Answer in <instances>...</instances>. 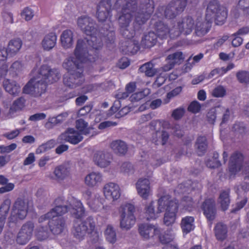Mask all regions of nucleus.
<instances>
[{
    "label": "nucleus",
    "mask_w": 249,
    "mask_h": 249,
    "mask_svg": "<svg viewBox=\"0 0 249 249\" xmlns=\"http://www.w3.org/2000/svg\"><path fill=\"white\" fill-rule=\"evenodd\" d=\"M112 3L109 1L101 0L97 6L96 17L100 22H107L98 31L95 21L88 16H84L77 19V25L88 36L83 40L86 46L91 48V52L98 53L102 49L104 41L107 44H113L115 40L114 28L110 18L112 17Z\"/></svg>",
    "instance_id": "1"
},
{
    "label": "nucleus",
    "mask_w": 249,
    "mask_h": 249,
    "mask_svg": "<svg viewBox=\"0 0 249 249\" xmlns=\"http://www.w3.org/2000/svg\"><path fill=\"white\" fill-rule=\"evenodd\" d=\"M115 8L121 9L118 18L120 32L125 40L135 39V32L150 18L154 10L153 0H117Z\"/></svg>",
    "instance_id": "2"
},
{
    "label": "nucleus",
    "mask_w": 249,
    "mask_h": 249,
    "mask_svg": "<svg viewBox=\"0 0 249 249\" xmlns=\"http://www.w3.org/2000/svg\"><path fill=\"white\" fill-rule=\"evenodd\" d=\"M91 49L86 46L83 40H77L74 51V56L68 57L63 63V67L67 71L63 76V81L65 86L74 89L84 83V64L95 62L99 57L100 53L91 52Z\"/></svg>",
    "instance_id": "3"
},
{
    "label": "nucleus",
    "mask_w": 249,
    "mask_h": 249,
    "mask_svg": "<svg viewBox=\"0 0 249 249\" xmlns=\"http://www.w3.org/2000/svg\"><path fill=\"white\" fill-rule=\"evenodd\" d=\"M228 16V9L221 5L217 0L209 1L206 10L205 20L198 21L195 28V33L198 36H203L210 31L212 23L214 20L218 25H223L226 21Z\"/></svg>",
    "instance_id": "4"
},
{
    "label": "nucleus",
    "mask_w": 249,
    "mask_h": 249,
    "mask_svg": "<svg viewBox=\"0 0 249 249\" xmlns=\"http://www.w3.org/2000/svg\"><path fill=\"white\" fill-rule=\"evenodd\" d=\"M71 206L72 207V216L76 219L74 221L72 232L74 236L79 240L83 239L86 233L92 234L97 232L95 231V223L92 216H89L87 219L81 222V219L85 216V210L80 200L73 199Z\"/></svg>",
    "instance_id": "5"
},
{
    "label": "nucleus",
    "mask_w": 249,
    "mask_h": 249,
    "mask_svg": "<svg viewBox=\"0 0 249 249\" xmlns=\"http://www.w3.org/2000/svg\"><path fill=\"white\" fill-rule=\"evenodd\" d=\"M64 201L63 197H58L56 198L54 201L55 205L54 208L39 218L40 222L47 219L49 220V228L51 232L54 235L61 233L66 228V221L61 216L67 213L70 210V208L63 205Z\"/></svg>",
    "instance_id": "6"
},
{
    "label": "nucleus",
    "mask_w": 249,
    "mask_h": 249,
    "mask_svg": "<svg viewBox=\"0 0 249 249\" xmlns=\"http://www.w3.org/2000/svg\"><path fill=\"white\" fill-rule=\"evenodd\" d=\"M178 210V201L172 199L169 196H164L158 200V213L165 211L163 221L167 226L172 225L176 221Z\"/></svg>",
    "instance_id": "7"
},
{
    "label": "nucleus",
    "mask_w": 249,
    "mask_h": 249,
    "mask_svg": "<svg viewBox=\"0 0 249 249\" xmlns=\"http://www.w3.org/2000/svg\"><path fill=\"white\" fill-rule=\"evenodd\" d=\"M154 29L156 32H149L144 35L142 40V45L144 48H151L156 45L157 38L166 39L169 36V28L162 21L159 20L154 24Z\"/></svg>",
    "instance_id": "8"
},
{
    "label": "nucleus",
    "mask_w": 249,
    "mask_h": 249,
    "mask_svg": "<svg viewBox=\"0 0 249 249\" xmlns=\"http://www.w3.org/2000/svg\"><path fill=\"white\" fill-rule=\"evenodd\" d=\"M187 0H173L164 8L163 6L159 7L154 14L151 21L154 18L157 17L159 20L162 19L163 17L166 18L173 19L178 14L182 12L187 4Z\"/></svg>",
    "instance_id": "9"
},
{
    "label": "nucleus",
    "mask_w": 249,
    "mask_h": 249,
    "mask_svg": "<svg viewBox=\"0 0 249 249\" xmlns=\"http://www.w3.org/2000/svg\"><path fill=\"white\" fill-rule=\"evenodd\" d=\"M119 211L121 214V228L126 230L131 229L136 222V218L134 215V206L130 203L123 204L120 207Z\"/></svg>",
    "instance_id": "10"
},
{
    "label": "nucleus",
    "mask_w": 249,
    "mask_h": 249,
    "mask_svg": "<svg viewBox=\"0 0 249 249\" xmlns=\"http://www.w3.org/2000/svg\"><path fill=\"white\" fill-rule=\"evenodd\" d=\"M195 21L194 19L190 16L183 18L181 21L178 22L177 26L169 29V36L175 38L181 34L188 35L190 34L194 28Z\"/></svg>",
    "instance_id": "11"
},
{
    "label": "nucleus",
    "mask_w": 249,
    "mask_h": 249,
    "mask_svg": "<svg viewBox=\"0 0 249 249\" xmlns=\"http://www.w3.org/2000/svg\"><path fill=\"white\" fill-rule=\"evenodd\" d=\"M27 213V205L22 200L18 199L12 208L11 215L9 218L10 222H15L17 219H24Z\"/></svg>",
    "instance_id": "12"
},
{
    "label": "nucleus",
    "mask_w": 249,
    "mask_h": 249,
    "mask_svg": "<svg viewBox=\"0 0 249 249\" xmlns=\"http://www.w3.org/2000/svg\"><path fill=\"white\" fill-rule=\"evenodd\" d=\"M60 78V73L56 69H51L47 65H42L39 71L37 78L43 81H47L49 84H53Z\"/></svg>",
    "instance_id": "13"
},
{
    "label": "nucleus",
    "mask_w": 249,
    "mask_h": 249,
    "mask_svg": "<svg viewBox=\"0 0 249 249\" xmlns=\"http://www.w3.org/2000/svg\"><path fill=\"white\" fill-rule=\"evenodd\" d=\"M244 157L242 153L235 151L231 156L229 163V170L231 175H235L243 167Z\"/></svg>",
    "instance_id": "14"
},
{
    "label": "nucleus",
    "mask_w": 249,
    "mask_h": 249,
    "mask_svg": "<svg viewBox=\"0 0 249 249\" xmlns=\"http://www.w3.org/2000/svg\"><path fill=\"white\" fill-rule=\"evenodd\" d=\"M201 209L208 221L212 222L214 220L217 211L215 201L213 198L206 199L202 204Z\"/></svg>",
    "instance_id": "15"
},
{
    "label": "nucleus",
    "mask_w": 249,
    "mask_h": 249,
    "mask_svg": "<svg viewBox=\"0 0 249 249\" xmlns=\"http://www.w3.org/2000/svg\"><path fill=\"white\" fill-rule=\"evenodd\" d=\"M59 139L75 145L81 142L83 137L77 130L73 128H68L59 136Z\"/></svg>",
    "instance_id": "16"
},
{
    "label": "nucleus",
    "mask_w": 249,
    "mask_h": 249,
    "mask_svg": "<svg viewBox=\"0 0 249 249\" xmlns=\"http://www.w3.org/2000/svg\"><path fill=\"white\" fill-rule=\"evenodd\" d=\"M140 49L139 41L136 38L122 41L120 47V50L123 54L129 55L136 53Z\"/></svg>",
    "instance_id": "17"
},
{
    "label": "nucleus",
    "mask_w": 249,
    "mask_h": 249,
    "mask_svg": "<svg viewBox=\"0 0 249 249\" xmlns=\"http://www.w3.org/2000/svg\"><path fill=\"white\" fill-rule=\"evenodd\" d=\"M105 197L113 201L117 200L121 196V190L119 185L115 183L109 182L106 184L103 188Z\"/></svg>",
    "instance_id": "18"
},
{
    "label": "nucleus",
    "mask_w": 249,
    "mask_h": 249,
    "mask_svg": "<svg viewBox=\"0 0 249 249\" xmlns=\"http://www.w3.org/2000/svg\"><path fill=\"white\" fill-rule=\"evenodd\" d=\"M139 232L144 239L154 237L160 233V228L153 225L141 224L139 226Z\"/></svg>",
    "instance_id": "19"
},
{
    "label": "nucleus",
    "mask_w": 249,
    "mask_h": 249,
    "mask_svg": "<svg viewBox=\"0 0 249 249\" xmlns=\"http://www.w3.org/2000/svg\"><path fill=\"white\" fill-rule=\"evenodd\" d=\"M139 195L144 199H147L150 194V181L147 178H140L136 184Z\"/></svg>",
    "instance_id": "20"
},
{
    "label": "nucleus",
    "mask_w": 249,
    "mask_h": 249,
    "mask_svg": "<svg viewBox=\"0 0 249 249\" xmlns=\"http://www.w3.org/2000/svg\"><path fill=\"white\" fill-rule=\"evenodd\" d=\"M32 77V96L39 97L45 92L49 83L46 81L38 80Z\"/></svg>",
    "instance_id": "21"
},
{
    "label": "nucleus",
    "mask_w": 249,
    "mask_h": 249,
    "mask_svg": "<svg viewBox=\"0 0 249 249\" xmlns=\"http://www.w3.org/2000/svg\"><path fill=\"white\" fill-rule=\"evenodd\" d=\"M94 161L101 167H106L109 165L112 160V155L109 153L98 151L94 156Z\"/></svg>",
    "instance_id": "22"
},
{
    "label": "nucleus",
    "mask_w": 249,
    "mask_h": 249,
    "mask_svg": "<svg viewBox=\"0 0 249 249\" xmlns=\"http://www.w3.org/2000/svg\"><path fill=\"white\" fill-rule=\"evenodd\" d=\"M31 236V223L28 222L22 226L20 231L18 233L17 242L21 245L25 244Z\"/></svg>",
    "instance_id": "23"
},
{
    "label": "nucleus",
    "mask_w": 249,
    "mask_h": 249,
    "mask_svg": "<svg viewBox=\"0 0 249 249\" xmlns=\"http://www.w3.org/2000/svg\"><path fill=\"white\" fill-rule=\"evenodd\" d=\"M183 54L181 52H177L169 54L166 59L167 64L164 66V70L169 71L172 69L175 64H180L183 61Z\"/></svg>",
    "instance_id": "24"
},
{
    "label": "nucleus",
    "mask_w": 249,
    "mask_h": 249,
    "mask_svg": "<svg viewBox=\"0 0 249 249\" xmlns=\"http://www.w3.org/2000/svg\"><path fill=\"white\" fill-rule=\"evenodd\" d=\"M183 234H187L195 229V218L192 216H186L182 218L180 224Z\"/></svg>",
    "instance_id": "25"
},
{
    "label": "nucleus",
    "mask_w": 249,
    "mask_h": 249,
    "mask_svg": "<svg viewBox=\"0 0 249 249\" xmlns=\"http://www.w3.org/2000/svg\"><path fill=\"white\" fill-rule=\"evenodd\" d=\"M103 177L101 174L98 172H91L88 174L85 178V184L91 187L98 186L101 183Z\"/></svg>",
    "instance_id": "26"
},
{
    "label": "nucleus",
    "mask_w": 249,
    "mask_h": 249,
    "mask_svg": "<svg viewBox=\"0 0 249 249\" xmlns=\"http://www.w3.org/2000/svg\"><path fill=\"white\" fill-rule=\"evenodd\" d=\"M5 90L13 96H17L20 92V87L16 81L5 79L3 82Z\"/></svg>",
    "instance_id": "27"
},
{
    "label": "nucleus",
    "mask_w": 249,
    "mask_h": 249,
    "mask_svg": "<svg viewBox=\"0 0 249 249\" xmlns=\"http://www.w3.org/2000/svg\"><path fill=\"white\" fill-rule=\"evenodd\" d=\"M214 232L216 239L219 241H223L228 236V228L226 225L219 222L215 226Z\"/></svg>",
    "instance_id": "28"
},
{
    "label": "nucleus",
    "mask_w": 249,
    "mask_h": 249,
    "mask_svg": "<svg viewBox=\"0 0 249 249\" xmlns=\"http://www.w3.org/2000/svg\"><path fill=\"white\" fill-rule=\"evenodd\" d=\"M62 46L64 48H70L73 45V33L70 30H64L60 36Z\"/></svg>",
    "instance_id": "29"
},
{
    "label": "nucleus",
    "mask_w": 249,
    "mask_h": 249,
    "mask_svg": "<svg viewBox=\"0 0 249 249\" xmlns=\"http://www.w3.org/2000/svg\"><path fill=\"white\" fill-rule=\"evenodd\" d=\"M230 189L222 190L220 193L218 198V202L220 204L221 209L223 211H225L228 209L230 204Z\"/></svg>",
    "instance_id": "30"
},
{
    "label": "nucleus",
    "mask_w": 249,
    "mask_h": 249,
    "mask_svg": "<svg viewBox=\"0 0 249 249\" xmlns=\"http://www.w3.org/2000/svg\"><path fill=\"white\" fill-rule=\"evenodd\" d=\"M110 147L113 151L120 155H124L127 151L126 144L121 140H116L110 143Z\"/></svg>",
    "instance_id": "31"
},
{
    "label": "nucleus",
    "mask_w": 249,
    "mask_h": 249,
    "mask_svg": "<svg viewBox=\"0 0 249 249\" xmlns=\"http://www.w3.org/2000/svg\"><path fill=\"white\" fill-rule=\"evenodd\" d=\"M57 37L54 33H50L46 35L42 42L43 48L45 50H50L56 44Z\"/></svg>",
    "instance_id": "32"
},
{
    "label": "nucleus",
    "mask_w": 249,
    "mask_h": 249,
    "mask_svg": "<svg viewBox=\"0 0 249 249\" xmlns=\"http://www.w3.org/2000/svg\"><path fill=\"white\" fill-rule=\"evenodd\" d=\"M53 173L56 179L58 181H60L65 179L69 176L70 170L65 165H60L55 168Z\"/></svg>",
    "instance_id": "33"
},
{
    "label": "nucleus",
    "mask_w": 249,
    "mask_h": 249,
    "mask_svg": "<svg viewBox=\"0 0 249 249\" xmlns=\"http://www.w3.org/2000/svg\"><path fill=\"white\" fill-rule=\"evenodd\" d=\"M231 131L235 137L242 138L247 132V127L243 123L237 122L233 125Z\"/></svg>",
    "instance_id": "34"
},
{
    "label": "nucleus",
    "mask_w": 249,
    "mask_h": 249,
    "mask_svg": "<svg viewBox=\"0 0 249 249\" xmlns=\"http://www.w3.org/2000/svg\"><path fill=\"white\" fill-rule=\"evenodd\" d=\"M22 46V41L19 39L11 40L8 44L7 50L9 55L12 56L15 55L20 50Z\"/></svg>",
    "instance_id": "35"
},
{
    "label": "nucleus",
    "mask_w": 249,
    "mask_h": 249,
    "mask_svg": "<svg viewBox=\"0 0 249 249\" xmlns=\"http://www.w3.org/2000/svg\"><path fill=\"white\" fill-rule=\"evenodd\" d=\"M196 145L197 146V152L198 156H202L206 152L207 147V140L205 136H198L196 141Z\"/></svg>",
    "instance_id": "36"
},
{
    "label": "nucleus",
    "mask_w": 249,
    "mask_h": 249,
    "mask_svg": "<svg viewBox=\"0 0 249 249\" xmlns=\"http://www.w3.org/2000/svg\"><path fill=\"white\" fill-rule=\"evenodd\" d=\"M180 206L183 211L191 212L195 208V202L192 197L185 196L181 200Z\"/></svg>",
    "instance_id": "37"
},
{
    "label": "nucleus",
    "mask_w": 249,
    "mask_h": 249,
    "mask_svg": "<svg viewBox=\"0 0 249 249\" xmlns=\"http://www.w3.org/2000/svg\"><path fill=\"white\" fill-rule=\"evenodd\" d=\"M154 64L150 61L142 65L139 68V71L140 72L144 73L145 75L148 77H153L157 71L154 68Z\"/></svg>",
    "instance_id": "38"
},
{
    "label": "nucleus",
    "mask_w": 249,
    "mask_h": 249,
    "mask_svg": "<svg viewBox=\"0 0 249 249\" xmlns=\"http://www.w3.org/2000/svg\"><path fill=\"white\" fill-rule=\"evenodd\" d=\"M76 127L80 134L88 135L90 133L91 128L89 126L88 123L82 119L76 121Z\"/></svg>",
    "instance_id": "39"
},
{
    "label": "nucleus",
    "mask_w": 249,
    "mask_h": 249,
    "mask_svg": "<svg viewBox=\"0 0 249 249\" xmlns=\"http://www.w3.org/2000/svg\"><path fill=\"white\" fill-rule=\"evenodd\" d=\"M105 236L106 240L111 244L116 241V233L114 228L111 225H108L105 231Z\"/></svg>",
    "instance_id": "40"
},
{
    "label": "nucleus",
    "mask_w": 249,
    "mask_h": 249,
    "mask_svg": "<svg viewBox=\"0 0 249 249\" xmlns=\"http://www.w3.org/2000/svg\"><path fill=\"white\" fill-rule=\"evenodd\" d=\"M154 201H152L145 208V214L148 220L155 219L158 216V211L156 213L154 206Z\"/></svg>",
    "instance_id": "41"
},
{
    "label": "nucleus",
    "mask_w": 249,
    "mask_h": 249,
    "mask_svg": "<svg viewBox=\"0 0 249 249\" xmlns=\"http://www.w3.org/2000/svg\"><path fill=\"white\" fill-rule=\"evenodd\" d=\"M102 200V199L101 198H94V199H92L91 201H88L87 204L93 211L98 212L104 208Z\"/></svg>",
    "instance_id": "42"
},
{
    "label": "nucleus",
    "mask_w": 249,
    "mask_h": 249,
    "mask_svg": "<svg viewBox=\"0 0 249 249\" xmlns=\"http://www.w3.org/2000/svg\"><path fill=\"white\" fill-rule=\"evenodd\" d=\"M158 235V240L163 245L168 244L171 242L173 240V237L170 231H166L163 233H161L160 230V233Z\"/></svg>",
    "instance_id": "43"
},
{
    "label": "nucleus",
    "mask_w": 249,
    "mask_h": 249,
    "mask_svg": "<svg viewBox=\"0 0 249 249\" xmlns=\"http://www.w3.org/2000/svg\"><path fill=\"white\" fill-rule=\"evenodd\" d=\"M160 133V135L159 136V139L155 140L153 139L154 142L156 145H158L160 143L161 145H164L167 143L169 139V133L165 131L162 130L161 132L157 131L156 134L158 136V134Z\"/></svg>",
    "instance_id": "44"
},
{
    "label": "nucleus",
    "mask_w": 249,
    "mask_h": 249,
    "mask_svg": "<svg viewBox=\"0 0 249 249\" xmlns=\"http://www.w3.org/2000/svg\"><path fill=\"white\" fill-rule=\"evenodd\" d=\"M236 77L239 82L242 84L249 83V72L246 71H239L236 73Z\"/></svg>",
    "instance_id": "45"
},
{
    "label": "nucleus",
    "mask_w": 249,
    "mask_h": 249,
    "mask_svg": "<svg viewBox=\"0 0 249 249\" xmlns=\"http://www.w3.org/2000/svg\"><path fill=\"white\" fill-rule=\"evenodd\" d=\"M11 205V200L5 199L0 207V216H4L5 219L8 213Z\"/></svg>",
    "instance_id": "46"
},
{
    "label": "nucleus",
    "mask_w": 249,
    "mask_h": 249,
    "mask_svg": "<svg viewBox=\"0 0 249 249\" xmlns=\"http://www.w3.org/2000/svg\"><path fill=\"white\" fill-rule=\"evenodd\" d=\"M24 99L23 97H20L14 102L10 110L15 111L20 110L24 107Z\"/></svg>",
    "instance_id": "47"
},
{
    "label": "nucleus",
    "mask_w": 249,
    "mask_h": 249,
    "mask_svg": "<svg viewBox=\"0 0 249 249\" xmlns=\"http://www.w3.org/2000/svg\"><path fill=\"white\" fill-rule=\"evenodd\" d=\"M201 107V105L198 101H193L189 105L187 110L190 112L196 113L200 111Z\"/></svg>",
    "instance_id": "48"
},
{
    "label": "nucleus",
    "mask_w": 249,
    "mask_h": 249,
    "mask_svg": "<svg viewBox=\"0 0 249 249\" xmlns=\"http://www.w3.org/2000/svg\"><path fill=\"white\" fill-rule=\"evenodd\" d=\"M185 113V109L183 107H180L174 109L172 113L173 118L176 120L181 119Z\"/></svg>",
    "instance_id": "49"
},
{
    "label": "nucleus",
    "mask_w": 249,
    "mask_h": 249,
    "mask_svg": "<svg viewBox=\"0 0 249 249\" xmlns=\"http://www.w3.org/2000/svg\"><path fill=\"white\" fill-rule=\"evenodd\" d=\"M226 91L222 86L215 88L213 91L212 95L215 97H222L226 95Z\"/></svg>",
    "instance_id": "50"
},
{
    "label": "nucleus",
    "mask_w": 249,
    "mask_h": 249,
    "mask_svg": "<svg viewBox=\"0 0 249 249\" xmlns=\"http://www.w3.org/2000/svg\"><path fill=\"white\" fill-rule=\"evenodd\" d=\"M121 171L124 173H133L134 169L132 164L129 162H124L121 167Z\"/></svg>",
    "instance_id": "51"
},
{
    "label": "nucleus",
    "mask_w": 249,
    "mask_h": 249,
    "mask_svg": "<svg viewBox=\"0 0 249 249\" xmlns=\"http://www.w3.org/2000/svg\"><path fill=\"white\" fill-rule=\"evenodd\" d=\"M145 96L146 95L144 93V91H139L133 93L130 96L129 99L131 102H135L143 99Z\"/></svg>",
    "instance_id": "52"
},
{
    "label": "nucleus",
    "mask_w": 249,
    "mask_h": 249,
    "mask_svg": "<svg viewBox=\"0 0 249 249\" xmlns=\"http://www.w3.org/2000/svg\"><path fill=\"white\" fill-rule=\"evenodd\" d=\"M206 165L207 167L211 168H215L221 166L220 161L215 159L213 160H208L206 161Z\"/></svg>",
    "instance_id": "53"
},
{
    "label": "nucleus",
    "mask_w": 249,
    "mask_h": 249,
    "mask_svg": "<svg viewBox=\"0 0 249 249\" xmlns=\"http://www.w3.org/2000/svg\"><path fill=\"white\" fill-rule=\"evenodd\" d=\"M20 130L17 129L10 132H7L3 135V136L9 140H12L16 138L20 133Z\"/></svg>",
    "instance_id": "54"
},
{
    "label": "nucleus",
    "mask_w": 249,
    "mask_h": 249,
    "mask_svg": "<svg viewBox=\"0 0 249 249\" xmlns=\"http://www.w3.org/2000/svg\"><path fill=\"white\" fill-rule=\"evenodd\" d=\"M22 18L26 21L31 19V10L29 7H26L24 9L21 14Z\"/></svg>",
    "instance_id": "55"
},
{
    "label": "nucleus",
    "mask_w": 249,
    "mask_h": 249,
    "mask_svg": "<svg viewBox=\"0 0 249 249\" xmlns=\"http://www.w3.org/2000/svg\"><path fill=\"white\" fill-rule=\"evenodd\" d=\"M130 65V61L127 58H122L118 62V67L121 69L127 68Z\"/></svg>",
    "instance_id": "56"
},
{
    "label": "nucleus",
    "mask_w": 249,
    "mask_h": 249,
    "mask_svg": "<svg viewBox=\"0 0 249 249\" xmlns=\"http://www.w3.org/2000/svg\"><path fill=\"white\" fill-rule=\"evenodd\" d=\"M16 147L17 144L16 143H12L6 146H1L0 147V149H1V153H9L15 149Z\"/></svg>",
    "instance_id": "57"
},
{
    "label": "nucleus",
    "mask_w": 249,
    "mask_h": 249,
    "mask_svg": "<svg viewBox=\"0 0 249 249\" xmlns=\"http://www.w3.org/2000/svg\"><path fill=\"white\" fill-rule=\"evenodd\" d=\"M216 118V112L214 111H209L207 114V118L208 122L212 124L215 123Z\"/></svg>",
    "instance_id": "58"
},
{
    "label": "nucleus",
    "mask_w": 249,
    "mask_h": 249,
    "mask_svg": "<svg viewBox=\"0 0 249 249\" xmlns=\"http://www.w3.org/2000/svg\"><path fill=\"white\" fill-rule=\"evenodd\" d=\"M247 201H248L247 198H245L243 199V200H242L241 201H240V202H237L236 203V208L231 210V213H235L236 212L240 210L241 209L243 208L244 207V206L246 205V204L247 203Z\"/></svg>",
    "instance_id": "59"
},
{
    "label": "nucleus",
    "mask_w": 249,
    "mask_h": 249,
    "mask_svg": "<svg viewBox=\"0 0 249 249\" xmlns=\"http://www.w3.org/2000/svg\"><path fill=\"white\" fill-rule=\"evenodd\" d=\"M234 37L233 38L231 41L232 45L234 47H238L240 46L243 42V39L242 37L239 36L234 35V34L232 35Z\"/></svg>",
    "instance_id": "60"
},
{
    "label": "nucleus",
    "mask_w": 249,
    "mask_h": 249,
    "mask_svg": "<svg viewBox=\"0 0 249 249\" xmlns=\"http://www.w3.org/2000/svg\"><path fill=\"white\" fill-rule=\"evenodd\" d=\"M14 184L12 183H8L4 186L0 188V194H3L12 190L14 188Z\"/></svg>",
    "instance_id": "61"
},
{
    "label": "nucleus",
    "mask_w": 249,
    "mask_h": 249,
    "mask_svg": "<svg viewBox=\"0 0 249 249\" xmlns=\"http://www.w3.org/2000/svg\"><path fill=\"white\" fill-rule=\"evenodd\" d=\"M162 104L160 99H157L153 100L149 104L150 107L152 109H155L160 107Z\"/></svg>",
    "instance_id": "62"
},
{
    "label": "nucleus",
    "mask_w": 249,
    "mask_h": 249,
    "mask_svg": "<svg viewBox=\"0 0 249 249\" xmlns=\"http://www.w3.org/2000/svg\"><path fill=\"white\" fill-rule=\"evenodd\" d=\"M238 6L242 11L245 10L249 7V0H239Z\"/></svg>",
    "instance_id": "63"
},
{
    "label": "nucleus",
    "mask_w": 249,
    "mask_h": 249,
    "mask_svg": "<svg viewBox=\"0 0 249 249\" xmlns=\"http://www.w3.org/2000/svg\"><path fill=\"white\" fill-rule=\"evenodd\" d=\"M249 33V27L248 26L243 27L240 28L234 34L236 36H244Z\"/></svg>",
    "instance_id": "64"
}]
</instances>
